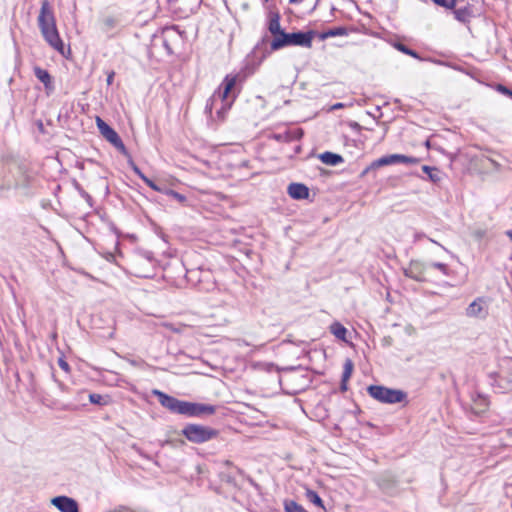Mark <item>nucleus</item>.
<instances>
[{"label":"nucleus","mask_w":512,"mask_h":512,"mask_svg":"<svg viewBox=\"0 0 512 512\" xmlns=\"http://www.w3.org/2000/svg\"><path fill=\"white\" fill-rule=\"evenodd\" d=\"M239 75L228 74L223 79L217 91L207 100L205 106V113L212 117L213 108L220 103V108L217 109V120L222 122L230 109L233 101L240 93V89L236 87Z\"/></svg>","instance_id":"nucleus-1"},{"label":"nucleus","mask_w":512,"mask_h":512,"mask_svg":"<svg viewBox=\"0 0 512 512\" xmlns=\"http://www.w3.org/2000/svg\"><path fill=\"white\" fill-rule=\"evenodd\" d=\"M152 394L157 396L160 404L172 413L199 417L202 415H212L216 411L214 405L179 400L157 389L152 390Z\"/></svg>","instance_id":"nucleus-2"},{"label":"nucleus","mask_w":512,"mask_h":512,"mask_svg":"<svg viewBox=\"0 0 512 512\" xmlns=\"http://www.w3.org/2000/svg\"><path fill=\"white\" fill-rule=\"evenodd\" d=\"M37 24L47 44L63 55L64 43L60 38L54 11L48 0L41 2Z\"/></svg>","instance_id":"nucleus-3"},{"label":"nucleus","mask_w":512,"mask_h":512,"mask_svg":"<svg viewBox=\"0 0 512 512\" xmlns=\"http://www.w3.org/2000/svg\"><path fill=\"white\" fill-rule=\"evenodd\" d=\"M315 32L310 30L307 32L280 33V37L273 38L270 47L272 51L280 50L287 46H300L305 48L312 47V40Z\"/></svg>","instance_id":"nucleus-4"},{"label":"nucleus","mask_w":512,"mask_h":512,"mask_svg":"<svg viewBox=\"0 0 512 512\" xmlns=\"http://www.w3.org/2000/svg\"><path fill=\"white\" fill-rule=\"evenodd\" d=\"M367 392L375 400L386 404L401 403L407 398V394L404 391L382 385H370L367 388Z\"/></svg>","instance_id":"nucleus-5"},{"label":"nucleus","mask_w":512,"mask_h":512,"mask_svg":"<svg viewBox=\"0 0 512 512\" xmlns=\"http://www.w3.org/2000/svg\"><path fill=\"white\" fill-rule=\"evenodd\" d=\"M182 434L190 442L201 444L216 438L218 431L208 426L188 424L183 428Z\"/></svg>","instance_id":"nucleus-6"},{"label":"nucleus","mask_w":512,"mask_h":512,"mask_svg":"<svg viewBox=\"0 0 512 512\" xmlns=\"http://www.w3.org/2000/svg\"><path fill=\"white\" fill-rule=\"evenodd\" d=\"M96 125L99 129L101 135L109 142L111 143L119 152L126 155L127 149L117 134V132L110 127L102 118L99 116L96 117Z\"/></svg>","instance_id":"nucleus-7"},{"label":"nucleus","mask_w":512,"mask_h":512,"mask_svg":"<svg viewBox=\"0 0 512 512\" xmlns=\"http://www.w3.org/2000/svg\"><path fill=\"white\" fill-rule=\"evenodd\" d=\"M489 314V302L485 297H477L466 308V315L471 318L485 319Z\"/></svg>","instance_id":"nucleus-8"},{"label":"nucleus","mask_w":512,"mask_h":512,"mask_svg":"<svg viewBox=\"0 0 512 512\" xmlns=\"http://www.w3.org/2000/svg\"><path fill=\"white\" fill-rule=\"evenodd\" d=\"M15 189V179L13 178V170L10 166H0V194Z\"/></svg>","instance_id":"nucleus-9"},{"label":"nucleus","mask_w":512,"mask_h":512,"mask_svg":"<svg viewBox=\"0 0 512 512\" xmlns=\"http://www.w3.org/2000/svg\"><path fill=\"white\" fill-rule=\"evenodd\" d=\"M427 265L420 261H411L409 266L404 270L406 277L413 279L417 282H425V271Z\"/></svg>","instance_id":"nucleus-10"},{"label":"nucleus","mask_w":512,"mask_h":512,"mask_svg":"<svg viewBox=\"0 0 512 512\" xmlns=\"http://www.w3.org/2000/svg\"><path fill=\"white\" fill-rule=\"evenodd\" d=\"M51 503L60 512H79V505L77 501L68 496H57L51 500Z\"/></svg>","instance_id":"nucleus-11"},{"label":"nucleus","mask_w":512,"mask_h":512,"mask_svg":"<svg viewBox=\"0 0 512 512\" xmlns=\"http://www.w3.org/2000/svg\"><path fill=\"white\" fill-rule=\"evenodd\" d=\"M13 178L15 179V189H26L30 186L32 176L28 170L22 166L12 168Z\"/></svg>","instance_id":"nucleus-12"},{"label":"nucleus","mask_w":512,"mask_h":512,"mask_svg":"<svg viewBox=\"0 0 512 512\" xmlns=\"http://www.w3.org/2000/svg\"><path fill=\"white\" fill-rule=\"evenodd\" d=\"M181 38L180 32L175 27L165 28L162 33L163 46L168 54H173L172 43Z\"/></svg>","instance_id":"nucleus-13"},{"label":"nucleus","mask_w":512,"mask_h":512,"mask_svg":"<svg viewBox=\"0 0 512 512\" xmlns=\"http://www.w3.org/2000/svg\"><path fill=\"white\" fill-rule=\"evenodd\" d=\"M120 30V21L113 16H106L101 21V31L108 37L115 36Z\"/></svg>","instance_id":"nucleus-14"},{"label":"nucleus","mask_w":512,"mask_h":512,"mask_svg":"<svg viewBox=\"0 0 512 512\" xmlns=\"http://www.w3.org/2000/svg\"><path fill=\"white\" fill-rule=\"evenodd\" d=\"M288 195L296 200H303L309 197V189L301 183H291L287 188Z\"/></svg>","instance_id":"nucleus-15"},{"label":"nucleus","mask_w":512,"mask_h":512,"mask_svg":"<svg viewBox=\"0 0 512 512\" xmlns=\"http://www.w3.org/2000/svg\"><path fill=\"white\" fill-rule=\"evenodd\" d=\"M397 164V154L385 155L377 160L373 161L365 170H363L362 175H366L370 170H375L382 166L394 165Z\"/></svg>","instance_id":"nucleus-16"},{"label":"nucleus","mask_w":512,"mask_h":512,"mask_svg":"<svg viewBox=\"0 0 512 512\" xmlns=\"http://www.w3.org/2000/svg\"><path fill=\"white\" fill-rule=\"evenodd\" d=\"M303 136V131L299 128L287 130L281 133L273 134L272 138L278 142H292L299 140Z\"/></svg>","instance_id":"nucleus-17"},{"label":"nucleus","mask_w":512,"mask_h":512,"mask_svg":"<svg viewBox=\"0 0 512 512\" xmlns=\"http://www.w3.org/2000/svg\"><path fill=\"white\" fill-rule=\"evenodd\" d=\"M34 75L40 82L43 83L48 94L54 90L52 77L47 70L37 66L34 68Z\"/></svg>","instance_id":"nucleus-18"},{"label":"nucleus","mask_w":512,"mask_h":512,"mask_svg":"<svg viewBox=\"0 0 512 512\" xmlns=\"http://www.w3.org/2000/svg\"><path fill=\"white\" fill-rule=\"evenodd\" d=\"M454 18L463 23H469L471 18L473 17L472 9L469 5L457 7L453 10Z\"/></svg>","instance_id":"nucleus-19"},{"label":"nucleus","mask_w":512,"mask_h":512,"mask_svg":"<svg viewBox=\"0 0 512 512\" xmlns=\"http://www.w3.org/2000/svg\"><path fill=\"white\" fill-rule=\"evenodd\" d=\"M472 401L474 404V412L476 414L483 413L489 406V400L486 395L475 392L472 394Z\"/></svg>","instance_id":"nucleus-20"},{"label":"nucleus","mask_w":512,"mask_h":512,"mask_svg":"<svg viewBox=\"0 0 512 512\" xmlns=\"http://www.w3.org/2000/svg\"><path fill=\"white\" fill-rule=\"evenodd\" d=\"M268 30L274 38L280 37V33L284 32L280 25V15L278 13L269 15Z\"/></svg>","instance_id":"nucleus-21"},{"label":"nucleus","mask_w":512,"mask_h":512,"mask_svg":"<svg viewBox=\"0 0 512 512\" xmlns=\"http://www.w3.org/2000/svg\"><path fill=\"white\" fill-rule=\"evenodd\" d=\"M422 171L426 174L425 179L432 183H439L442 179V173L437 167L424 165L422 166Z\"/></svg>","instance_id":"nucleus-22"},{"label":"nucleus","mask_w":512,"mask_h":512,"mask_svg":"<svg viewBox=\"0 0 512 512\" xmlns=\"http://www.w3.org/2000/svg\"><path fill=\"white\" fill-rule=\"evenodd\" d=\"M320 160L330 166H336L343 162V158L341 155L332 153V152H324L320 155Z\"/></svg>","instance_id":"nucleus-23"},{"label":"nucleus","mask_w":512,"mask_h":512,"mask_svg":"<svg viewBox=\"0 0 512 512\" xmlns=\"http://www.w3.org/2000/svg\"><path fill=\"white\" fill-rule=\"evenodd\" d=\"M348 35V30L345 27H334L331 29H328L327 31H324L319 34V38L321 40H325L327 38L336 37V36H346Z\"/></svg>","instance_id":"nucleus-24"},{"label":"nucleus","mask_w":512,"mask_h":512,"mask_svg":"<svg viewBox=\"0 0 512 512\" xmlns=\"http://www.w3.org/2000/svg\"><path fill=\"white\" fill-rule=\"evenodd\" d=\"M89 401L98 406H107L111 403V398L109 395H101L97 393L89 394Z\"/></svg>","instance_id":"nucleus-25"},{"label":"nucleus","mask_w":512,"mask_h":512,"mask_svg":"<svg viewBox=\"0 0 512 512\" xmlns=\"http://www.w3.org/2000/svg\"><path fill=\"white\" fill-rule=\"evenodd\" d=\"M330 332L339 340H346L347 329L339 322L330 325Z\"/></svg>","instance_id":"nucleus-26"},{"label":"nucleus","mask_w":512,"mask_h":512,"mask_svg":"<svg viewBox=\"0 0 512 512\" xmlns=\"http://www.w3.org/2000/svg\"><path fill=\"white\" fill-rule=\"evenodd\" d=\"M398 51L406 54V55H409L413 58H416V59H421L419 54L415 51V50H412L411 48H409L408 46L404 45L403 43L401 42H395L394 45H393Z\"/></svg>","instance_id":"nucleus-27"},{"label":"nucleus","mask_w":512,"mask_h":512,"mask_svg":"<svg viewBox=\"0 0 512 512\" xmlns=\"http://www.w3.org/2000/svg\"><path fill=\"white\" fill-rule=\"evenodd\" d=\"M284 509L286 512H307V510L302 505L293 500L285 501Z\"/></svg>","instance_id":"nucleus-28"},{"label":"nucleus","mask_w":512,"mask_h":512,"mask_svg":"<svg viewBox=\"0 0 512 512\" xmlns=\"http://www.w3.org/2000/svg\"><path fill=\"white\" fill-rule=\"evenodd\" d=\"M353 362L350 359H346L343 366L342 380L343 382H347L352 375L353 372Z\"/></svg>","instance_id":"nucleus-29"},{"label":"nucleus","mask_w":512,"mask_h":512,"mask_svg":"<svg viewBox=\"0 0 512 512\" xmlns=\"http://www.w3.org/2000/svg\"><path fill=\"white\" fill-rule=\"evenodd\" d=\"M419 158L397 154V164L415 165L419 163Z\"/></svg>","instance_id":"nucleus-30"},{"label":"nucleus","mask_w":512,"mask_h":512,"mask_svg":"<svg viewBox=\"0 0 512 512\" xmlns=\"http://www.w3.org/2000/svg\"><path fill=\"white\" fill-rule=\"evenodd\" d=\"M163 193L166 194L167 196L173 198L174 200L178 201L181 204H185L187 201V198L185 195L180 194L172 189H165Z\"/></svg>","instance_id":"nucleus-31"},{"label":"nucleus","mask_w":512,"mask_h":512,"mask_svg":"<svg viewBox=\"0 0 512 512\" xmlns=\"http://www.w3.org/2000/svg\"><path fill=\"white\" fill-rule=\"evenodd\" d=\"M306 496L316 506L323 507V501L315 491L308 490Z\"/></svg>","instance_id":"nucleus-32"},{"label":"nucleus","mask_w":512,"mask_h":512,"mask_svg":"<svg viewBox=\"0 0 512 512\" xmlns=\"http://www.w3.org/2000/svg\"><path fill=\"white\" fill-rule=\"evenodd\" d=\"M428 266L439 270L445 276L449 275V267L447 264L441 262H431Z\"/></svg>","instance_id":"nucleus-33"},{"label":"nucleus","mask_w":512,"mask_h":512,"mask_svg":"<svg viewBox=\"0 0 512 512\" xmlns=\"http://www.w3.org/2000/svg\"><path fill=\"white\" fill-rule=\"evenodd\" d=\"M147 186H149L152 190L154 191H157V192H161L163 193L165 189L161 188L160 186H158L153 180H151L150 178H148L147 176L146 177H143V180H142Z\"/></svg>","instance_id":"nucleus-34"},{"label":"nucleus","mask_w":512,"mask_h":512,"mask_svg":"<svg viewBox=\"0 0 512 512\" xmlns=\"http://www.w3.org/2000/svg\"><path fill=\"white\" fill-rule=\"evenodd\" d=\"M147 186H149L152 190L154 191H157V192H161L163 193L165 189L161 188L160 186H158L153 180H151L150 178H148L147 176L146 177H143V180H142Z\"/></svg>","instance_id":"nucleus-35"},{"label":"nucleus","mask_w":512,"mask_h":512,"mask_svg":"<svg viewBox=\"0 0 512 512\" xmlns=\"http://www.w3.org/2000/svg\"><path fill=\"white\" fill-rule=\"evenodd\" d=\"M472 235L476 240H482L487 236V230L484 228H476L473 230Z\"/></svg>","instance_id":"nucleus-36"},{"label":"nucleus","mask_w":512,"mask_h":512,"mask_svg":"<svg viewBox=\"0 0 512 512\" xmlns=\"http://www.w3.org/2000/svg\"><path fill=\"white\" fill-rule=\"evenodd\" d=\"M437 5L445 8H453L456 0H433Z\"/></svg>","instance_id":"nucleus-37"},{"label":"nucleus","mask_w":512,"mask_h":512,"mask_svg":"<svg viewBox=\"0 0 512 512\" xmlns=\"http://www.w3.org/2000/svg\"><path fill=\"white\" fill-rule=\"evenodd\" d=\"M163 326L176 333H181L183 331L182 325L175 326L172 323H164Z\"/></svg>","instance_id":"nucleus-38"},{"label":"nucleus","mask_w":512,"mask_h":512,"mask_svg":"<svg viewBox=\"0 0 512 512\" xmlns=\"http://www.w3.org/2000/svg\"><path fill=\"white\" fill-rule=\"evenodd\" d=\"M497 90H498L500 93H502V94H504V95H506V96H508V97L512 98V90H511V89H509L508 87H506V86H504V85L499 84V85L497 86Z\"/></svg>","instance_id":"nucleus-39"},{"label":"nucleus","mask_w":512,"mask_h":512,"mask_svg":"<svg viewBox=\"0 0 512 512\" xmlns=\"http://www.w3.org/2000/svg\"><path fill=\"white\" fill-rule=\"evenodd\" d=\"M58 365H59V367H60L63 371H65V372H69V371H70V366H69V364L65 361V359H64V358H59V359H58Z\"/></svg>","instance_id":"nucleus-40"},{"label":"nucleus","mask_w":512,"mask_h":512,"mask_svg":"<svg viewBox=\"0 0 512 512\" xmlns=\"http://www.w3.org/2000/svg\"><path fill=\"white\" fill-rule=\"evenodd\" d=\"M79 192H80L81 197H82V198H84V199H85V201H86L90 206H92V203H91V202H92V197H91V196H90V195H89L85 190H83V189H80V190H79Z\"/></svg>","instance_id":"nucleus-41"},{"label":"nucleus","mask_w":512,"mask_h":512,"mask_svg":"<svg viewBox=\"0 0 512 512\" xmlns=\"http://www.w3.org/2000/svg\"><path fill=\"white\" fill-rule=\"evenodd\" d=\"M114 77H115V72L114 71H110L107 73V84L108 85H111L113 83V80H114Z\"/></svg>","instance_id":"nucleus-42"},{"label":"nucleus","mask_w":512,"mask_h":512,"mask_svg":"<svg viewBox=\"0 0 512 512\" xmlns=\"http://www.w3.org/2000/svg\"><path fill=\"white\" fill-rule=\"evenodd\" d=\"M133 171L141 180H143V177H146V175L137 166H133Z\"/></svg>","instance_id":"nucleus-43"},{"label":"nucleus","mask_w":512,"mask_h":512,"mask_svg":"<svg viewBox=\"0 0 512 512\" xmlns=\"http://www.w3.org/2000/svg\"><path fill=\"white\" fill-rule=\"evenodd\" d=\"M424 237H426L424 233H422V232H416V233L414 234V241H415V242H416V241H419V240L423 239Z\"/></svg>","instance_id":"nucleus-44"},{"label":"nucleus","mask_w":512,"mask_h":512,"mask_svg":"<svg viewBox=\"0 0 512 512\" xmlns=\"http://www.w3.org/2000/svg\"><path fill=\"white\" fill-rule=\"evenodd\" d=\"M134 274L137 276V277H148L149 275L144 273V272H141V271H134Z\"/></svg>","instance_id":"nucleus-45"},{"label":"nucleus","mask_w":512,"mask_h":512,"mask_svg":"<svg viewBox=\"0 0 512 512\" xmlns=\"http://www.w3.org/2000/svg\"><path fill=\"white\" fill-rule=\"evenodd\" d=\"M267 370H268V371H273V370H275L276 372H278V368H276L273 364H268V365H267Z\"/></svg>","instance_id":"nucleus-46"},{"label":"nucleus","mask_w":512,"mask_h":512,"mask_svg":"<svg viewBox=\"0 0 512 512\" xmlns=\"http://www.w3.org/2000/svg\"><path fill=\"white\" fill-rule=\"evenodd\" d=\"M341 390L342 391H346L347 390V382H343V380L341 379Z\"/></svg>","instance_id":"nucleus-47"},{"label":"nucleus","mask_w":512,"mask_h":512,"mask_svg":"<svg viewBox=\"0 0 512 512\" xmlns=\"http://www.w3.org/2000/svg\"><path fill=\"white\" fill-rule=\"evenodd\" d=\"M343 107V104L342 103H336L332 106V109L335 110V109H339V108H342Z\"/></svg>","instance_id":"nucleus-48"},{"label":"nucleus","mask_w":512,"mask_h":512,"mask_svg":"<svg viewBox=\"0 0 512 512\" xmlns=\"http://www.w3.org/2000/svg\"><path fill=\"white\" fill-rule=\"evenodd\" d=\"M506 235L509 237V239L512 241V230H507Z\"/></svg>","instance_id":"nucleus-49"},{"label":"nucleus","mask_w":512,"mask_h":512,"mask_svg":"<svg viewBox=\"0 0 512 512\" xmlns=\"http://www.w3.org/2000/svg\"><path fill=\"white\" fill-rule=\"evenodd\" d=\"M429 241H430V242H432V243H435V244H437V245L441 246L443 249H445L441 244H439V243H438L437 241H435L434 239L429 238Z\"/></svg>","instance_id":"nucleus-50"},{"label":"nucleus","mask_w":512,"mask_h":512,"mask_svg":"<svg viewBox=\"0 0 512 512\" xmlns=\"http://www.w3.org/2000/svg\"><path fill=\"white\" fill-rule=\"evenodd\" d=\"M139 260L142 261L143 259L141 258ZM144 260L149 262V263H151L152 262V257L149 256V257L145 258Z\"/></svg>","instance_id":"nucleus-51"},{"label":"nucleus","mask_w":512,"mask_h":512,"mask_svg":"<svg viewBox=\"0 0 512 512\" xmlns=\"http://www.w3.org/2000/svg\"><path fill=\"white\" fill-rule=\"evenodd\" d=\"M225 465L230 466V465H232V463L227 460V461H225Z\"/></svg>","instance_id":"nucleus-52"},{"label":"nucleus","mask_w":512,"mask_h":512,"mask_svg":"<svg viewBox=\"0 0 512 512\" xmlns=\"http://www.w3.org/2000/svg\"><path fill=\"white\" fill-rule=\"evenodd\" d=\"M299 0H289L290 3H296L298 2Z\"/></svg>","instance_id":"nucleus-53"}]
</instances>
